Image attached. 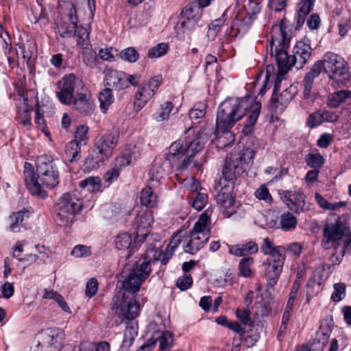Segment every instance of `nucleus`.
<instances>
[{"label":"nucleus","instance_id":"f257e3e1","mask_svg":"<svg viewBox=\"0 0 351 351\" xmlns=\"http://www.w3.org/2000/svg\"><path fill=\"white\" fill-rule=\"evenodd\" d=\"M151 271V261L143 260L133 265H127L122 273L123 291L113 298L111 303L112 315L119 319V322L132 320L138 315L140 309L139 297L135 294L143 281L148 278Z\"/></svg>","mask_w":351,"mask_h":351},{"label":"nucleus","instance_id":"f03ea898","mask_svg":"<svg viewBox=\"0 0 351 351\" xmlns=\"http://www.w3.org/2000/svg\"><path fill=\"white\" fill-rule=\"evenodd\" d=\"M261 104L255 102L250 97L243 98H228L219 106L216 119V130L228 132L235 123L241 119L247 112L248 118L245 123L244 130L249 132L255 125L260 114Z\"/></svg>","mask_w":351,"mask_h":351},{"label":"nucleus","instance_id":"7ed1b4c3","mask_svg":"<svg viewBox=\"0 0 351 351\" xmlns=\"http://www.w3.org/2000/svg\"><path fill=\"white\" fill-rule=\"evenodd\" d=\"M36 167V173L31 163L25 162V182L32 195L43 199L47 196L43 186L50 189L55 188L60 182V173L54 160L47 155L37 158Z\"/></svg>","mask_w":351,"mask_h":351},{"label":"nucleus","instance_id":"20e7f679","mask_svg":"<svg viewBox=\"0 0 351 351\" xmlns=\"http://www.w3.org/2000/svg\"><path fill=\"white\" fill-rule=\"evenodd\" d=\"M255 152L250 148L242 149L240 152L228 154L222 170V175L227 181H233L237 176L247 171L254 162Z\"/></svg>","mask_w":351,"mask_h":351},{"label":"nucleus","instance_id":"39448f33","mask_svg":"<svg viewBox=\"0 0 351 351\" xmlns=\"http://www.w3.org/2000/svg\"><path fill=\"white\" fill-rule=\"evenodd\" d=\"M346 239H348L350 243L349 229L342 224L339 215L335 213L329 214L323 227L322 247L328 250L335 245L341 246Z\"/></svg>","mask_w":351,"mask_h":351},{"label":"nucleus","instance_id":"423d86ee","mask_svg":"<svg viewBox=\"0 0 351 351\" xmlns=\"http://www.w3.org/2000/svg\"><path fill=\"white\" fill-rule=\"evenodd\" d=\"M82 208V202L70 193H64L56 204V222L60 226L67 227L70 226L74 216Z\"/></svg>","mask_w":351,"mask_h":351},{"label":"nucleus","instance_id":"0eeeda50","mask_svg":"<svg viewBox=\"0 0 351 351\" xmlns=\"http://www.w3.org/2000/svg\"><path fill=\"white\" fill-rule=\"evenodd\" d=\"M280 38H274L270 42V54L274 56L275 60L280 73H286L293 66L291 61V56H288L287 48L289 44V38L286 32L280 26Z\"/></svg>","mask_w":351,"mask_h":351},{"label":"nucleus","instance_id":"6e6552de","mask_svg":"<svg viewBox=\"0 0 351 351\" xmlns=\"http://www.w3.org/2000/svg\"><path fill=\"white\" fill-rule=\"evenodd\" d=\"M56 96L61 104L71 106L73 99L85 88L82 80L74 74L65 75L57 83Z\"/></svg>","mask_w":351,"mask_h":351},{"label":"nucleus","instance_id":"1a4fd4ad","mask_svg":"<svg viewBox=\"0 0 351 351\" xmlns=\"http://www.w3.org/2000/svg\"><path fill=\"white\" fill-rule=\"evenodd\" d=\"M324 71L329 78L337 83H344L350 78L346 63L341 56L334 53H326L322 60Z\"/></svg>","mask_w":351,"mask_h":351},{"label":"nucleus","instance_id":"9d476101","mask_svg":"<svg viewBox=\"0 0 351 351\" xmlns=\"http://www.w3.org/2000/svg\"><path fill=\"white\" fill-rule=\"evenodd\" d=\"M282 200L287 207L295 213L308 210L305 199L306 196L300 189L284 191L280 194Z\"/></svg>","mask_w":351,"mask_h":351},{"label":"nucleus","instance_id":"9b49d317","mask_svg":"<svg viewBox=\"0 0 351 351\" xmlns=\"http://www.w3.org/2000/svg\"><path fill=\"white\" fill-rule=\"evenodd\" d=\"M202 14V10L196 2H192L186 5L181 12L182 21L180 22V27L182 29V34H184L186 30L193 29Z\"/></svg>","mask_w":351,"mask_h":351},{"label":"nucleus","instance_id":"f8f14e48","mask_svg":"<svg viewBox=\"0 0 351 351\" xmlns=\"http://www.w3.org/2000/svg\"><path fill=\"white\" fill-rule=\"evenodd\" d=\"M119 134L117 129L112 128L104 134L97 136L94 141V147L110 157L117 144Z\"/></svg>","mask_w":351,"mask_h":351},{"label":"nucleus","instance_id":"ddd939ff","mask_svg":"<svg viewBox=\"0 0 351 351\" xmlns=\"http://www.w3.org/2000/svg\"><path fill=\"white\" fill-rule=\"evenodd\" d=\"M71 105L75 111L84 116H90L94 114L95 108L94 101L86 87L78 93Z\"/></svg>","mask_w":351,"mask_h":351},{"label":"nucleus","instance_id":"4468645a","mask_svg":"<svg viewBox=\"0 0 351 351\" xmlns=\"http://www.w3.org/2000/svg\"><path fill=\"white\" fill-rule=\"evenodd\" d=\"M152 221V216L149 212L139 213L135 217L132 227L139 242H143L149 234Z\"/></svg>","mask_w":351,"mask_h":351},{"label":"nucleus","instance_id":"2eb2a0df","mask_svg":"<svg viewBox=\"0 0 351 351\" xmlns=\"http://www.w3.org/2000/svg\"><path fill=\"white\" fill-rule=\"evenodd\" d=\"M312 53V49L308 44L298 42L293 49V54L291 56V61L297 69H302L307 62Z\"/></svg>","mask_w":351,"mask_h":351},{"label":"nucleus","instance_id":"dca6fc26","mask_svg":"<svg viewBox=\"0 0 351 351\" xmlns=\"http://www.w3.org/2000/svg\"><path fill=\"white\" fill-rule=\"evenodd\" d=\"M324 67L323 61L317 60L312 65L309 71L305 74L303 80L304 99L310 98L314 80L324 71Z\"/></svg>","mask_w":351,"mask_h":351},{"label":"nucleus","instance_id":"f3484780","mask_svg":"<svg viewBox=\"0 0 351 351\" xmlns=\"http://www.w3.org/2000/svg\"><path fill=\"white\" fill-rule=\"evenodd\" d=\"M125 73L114 70L108 69L105 73V86L110 89L121 90L126 88Z\"/></svg>","mask_w":351,"mask_h":351},{"label":"nucleus","instance_id":"a211bd4d","mask_svg":"<svg viewBox=\"0 0 351 351\" xmlns=\"http://www.w3.org/2000/svg\"><path fill=\"white\" fill-rule=\"evenodd\" d=\"M64 335L60 329L48 328L42 334L43 343L53 349L51 351H60L63 344Z\"/></svg>","mask_w":351,"mask_h":351},{"label":"nucleus","instance_id":"6ab92c4d","mask_svg":"<svg viewBox=\"0 0 351 351\" xmlns=\"http://www.w3.org/2000/svg\"><path fill=\"white\" fill-rule=\"evenodd\" d=\"M339 119V115H337L335 112L326 110H319L309 115L307 120V125L308 127L312 128L320 125L324 122H337Z\"/></svg>","mask_w":351,"mask_h":351},{"label":"nucleus","instance_id":"aec40b11","mask_svg":"<svg viewBox=\"0 0 351 351\" xmlns=\"http://www.w3.org/2000/svg\"><path fill=\"white\" fill-rule=\"evenodd\" d=\"M293 97L294 94L291 93V89L286 88L277 97L274 95L271 97L269 108L276 114L280 113L284 110Z\"/></svg>","mask_w":351,"mask_h":351},{"label":"nucleus","instance_id":"412c9836","mask_svg":"<svg viewBox=\"0 0 351 351\" xmlns=\"http://www.w3.org/2000/svg\"><path fill=\"white\" fill-rule=\"evenodd\" d=\"M188 238L186 244L184 247V252L194 254L203 247L204 243L208 241L209 236L208 234L199 235L189 233Z\"/></svg>","mask_w":351,"mask_h":351},{"label":"nucleus","instance_id":"4be33fe9","mask_svg":"<svg viewBox=\"0 0 351 351\" xmlns=\"http://www.w3.org/2000/svg\"><path fill=\"white\" fill-rule=\"evenodd\" d=\"M141 242H139L136 237L132 245V237L128 233H123L119 235L115 240V245L119 250H128V254L126 257L128 258L132 252H134L138 247V245Z\"/></svg>","mask_w":351,"mask_h":351},{"label":"nucleus","instance_id":"5701e85b","mask_svg":"<svg viewBox=\"0 0 351 351\" xmlns=\"http://www.w3.org/2000/svg\"><path fill=\"white\" fill-rule=\"evenodd\" d=\"M265 266V276L267 281V284L271 287L274 286L281 274L282 266L272 263H264Z\"/></svg>","mask_w":351,"mask_h":351},{"label":"nucleus","instance_id":"b1692460","mask_svg":"<svg viewBox=\"0 0 351 351\" xmlns=\"http://www.w3.org/2000/svg\"><path fill=\"white\" fill-rule=\"evenodd\" d=\"M154 95L153 90L145 84L135 95L136 100L134 104L136 109L141 110Z\"/></svg>","mask_w":351,"mask_h":351},{"label":"nucleus","instance_id":"393cba45","mask_svg":"<svg viewBox=\"0 0 351 351\" xmlns=\"http://www.w3.org/2000/svg\"><path fill=\"white\" fill-rule=\"evenodd\" d=\"M213 213L212 208H207L199 217L197 221L195 223L192 230L189 233L203 235L208 234L205 232V230L210 222V217Z\"/></svg>","mask_w":351,"mask_h":351},{"label":"nucleus","instance_id":"a878e982","mask_svg":"<svg viewBox=\"0 0 351 351\" xmlns=\"http://www.w3.org/2000/svg\"><path fill=\"white\" fill-rule=\"evenodd\" d=\"M348 99H351V90H341L336 91L329 95L327 104L331 108H337Z\"/></svg>","mask_w":351,"mask_h":351},{"label":"nucleus","instance_id":"bb28decb","mask_svg":"<svg viewBox=\"0 0 351 351\" xmlns=\"http://www.w3.org/2000/svg\"><path fill=\"white\" fill-rule=\"evenodd\" d=\"M81 141L78 139L72 140L67 144L65 154L70 162L75 161L81 157Z\"/></svg>","mask_w":351,"mask_h":351},{"label":"nucleus","instance_id":"cd10ccee","mask_svg":"<svg viewBox=\"0 0 351 351\" xmlns=\"http://www.w3.org/2000/svg\"><path fill=\"white\" fill-rule=\"evenodd\" d=\"M99 101L100 103V108L103 113H106L109 106L114 101V96L112 94V89L106 87L99 95Z\"/></svg>","mask_w":351,"mask_h":351},{"label":"nucleus","instance_id":"c85d7f7f","mask_svg":"<svg viewBox=\"0 0 351 351\" xmlns=\"http://www.w3.org/2000/svg\"><path fill=\"white\" fill-rule=\"evenodd\" d=\"M79 186L89 192L95 193L100 190L101 181L99 177L90 176L81 180Z\"/></svg>","mask_w":351,"mask_h":351},{"label":"nucleus","instance_id":"c756f323","mask_svg":"<svg viewBox=\"0 0 351 351\" xmlns=\"http://www.w3.org/2000/svg\"><path fill=\"white\" fill-rule=\"evenodd\" d=\"M204 147V144L195 135L193 138L187 137L186 139V147L184 148V153L191 154L195 156L197 152L202 150Z\"/></svg>","mask_w":351,"mask_h":351},{"label":"nucleus","instance_id":"7c9ffc66","mask_svg":"<svg viewBox=\"0 0 351 351\" xmlns=\"http://www.w3.org/2000/svg\"><path fill=\"white\" fill-rule=\"evenodd\" d=\"M159 351H169L173 346L174 338L171 332L165 331L158 337Z\"/></svg>","mask_w":351,"mask_h":351},{"label":"nucleus","instance_id":"2f4dec72","mask_svg":"<svg viewBox=\"0 0 351 351\" xmlns=\"http://www.w3.org/2000/svg\"><path fill=\"white\" fill-rule=\"evenodd\" d=\"M165 163L159 160L154 162V164L149 171V180L151 181L159 182L165 175Z\"/></svg>","mask_w":351,"mask_h":351},{"label":"nucleus","instance_id":"473e14b6","mask_svg":"<svg viewBox=\"0 0 351 351\" xmlns=\"http://www.w3.org/2000/svg\"><path fill=\"white\" fill-rule=\"evenodd\" d=\"M349 246V242L348 239H344L343 245L341 246H337V245H334L333 250L334 252L331 256V262L333 265H339L341 261L342 258L346 254V249Z\"/></svg>","mask_w":351,"mask_h":351},{"label":"nucleus","instance_id":"72a5a7b5","mask_svg":"<svg viewBox=\"0 0 351 351\" xmlns=\"http://www.w3.org/2000/svg\"><path fill=\"white\" fill-rule=\"evenodd\" d=\"M254 264V258L252 257L243 258L239 264V274L245 278H250L252 276V265Z\"/></svg>","mask_w":351,"mask_h":351},{"label":"nucleus","instance_id":"f704fd0d","mask_svg":"<svg viewBox=\"0 0 351 351\" xmlns=\"http://www.w3.org/2000/svg\"><path fill=\"white\" fill-rule=\"evenodd\" d=\"M141 202L147 207H154L156 204V196L150 186H146L141 194Z\"/></svg>","mask_w":351,"mask_h":351},{"label":"nucleus","instance_id":"c9c22d12","mask_svg":"<svg viewBox=\"0 0 351 351\" xmlns=\"http://www.w3.org/2000/svg\"><path fill=\"white\" fill-rule=\"evenodd\" d=\"M190 203L196 210H202L208 202V195L204 193H193L191 195Z\"/></svg>","mask_w":351,"mask_h":351},{"label":"nucleus","instance_id":"e433bc0d","mask_svg":"<svg viewBox=\"0 0 351 351\" xmlns=\"http://www.w3.org/2000/svg\"><path fill=\"white\" fill-rule=\"evenodd\" d=\"M19 51H16L18 56L21 55L23 62L28 64L34 53V45L32 42H27L26 44L19 45Z\"/></svg>","mask_w":351,"mask_h":351},{"label":"nucleus","instance_id":"4c0bfd02","mask_svg":"<svg viewBox=\"0 0 351 351\" xmlns=\"http://www.w3.org/2000/svg\"><path fill=\"white\" fill-rule=\"evenodd\" d=\"M297 225L296 218L290 213L283 214L280 217L281 228L285 231L294 229Z\"/></svg>","mask_w":351,"mask_h":351},{"label":"nucleus","instance_id":"58836bf2","mask_svg":"<svg viewBox=\"0 0 351 351\" xmlns=\"http://www.w3.org/2000/svg\"><path fill=\"white\" fill-rule=\"evenodd\" d=\"M305 161L307 166L317 169L324 163V159L320 154H308L306 156Z\"/></svg>","mask_w":351,"mask_h":351},{"label":"nucleus","instance_id":"ea45409f","mask_svg":"<svg viewBox=\"0 0 351 351\" xmlns=\"http://www.w3.org/2000/svg\"><path fill=\"white\" fill-rule=\"evenodd\" d=\"M199 139L204 145L208 141H213V136H215V132L212 125H206L202 128L197 134H195Z\"/></svg>","mask_w":351,"mask_h":351},{"label":"nucleus","instance_id":"a19ab883","mask_svg":"<svg viewBox=\"0 0 351 351\" xmlns=\"http://www.w3.org/2000/svg\"><path fill=\"white\" fill-rule=\"evenodd\" d=\"M315 200L320 207L325 210H335L345 205L342 202L331 204L319 193H315Z\"/></svg>","mask_w":351,"mask_h":351},{"label":"nucleus","instance_id":"79ce46f5","mask_svg":"<svg viewBox=\"0 0 351 351\" xmlns=\"http://www.w3.org/2000/svg\"><path fill=\"white\" fill-rule=\"evenodd\" d=\"M25 220V212L19 211L12 213L9 217L10 228L12 232L19 231L18 228Z\"/></svg>","mask_w":351,"mask_h":351},{"label":"nucleus","instance_id":"37998d69","mask_svg":"<svg viewBox=\"0 0 351 351\" xmlns=\"http://www.w3.org/2000/svg\"><path fill=\"white\" fill-rule=\"evenodd\" d=\"M77 36V44L83 48H86L89 45V34L86 29L83 27H77L75 29V35Z\"/></svg>","mask_w":351,"mask_h":351},{"label":"nucleus","instance_id":"c03bdc74","mask_svg":"<svg viewBox=\"0 0 351 351\" xmlns=\"http://www.w3.org/2000/svg\"><path fill=\"white\" fill-rule=\"evenodd\" d=\"M268 255H269L270 257L267 258V263H272L283 266L285 256L284 254V248L282 247L278 246V248L276 250Z\"/></svg>","mask_w":351,"mask_h":351},{"label":"nucleus","instance_id":"a18cd8bd","mask_svg":"<svg viewBox=\"0 0 351 351\" xmlns=\"http://www.w3.org/2000/svg\"><path fill=\"white\" fill-rule=\"evenodd\" d=\"M168 51V45L165 43H161L151 48L148 51L147 56L150 58H156L165 55Z\"/></svg>","mask_w":351,"mask_h":351},{"label":"nucleus","instance_id":"49530a36","mask_svg":"<svg viewBox=\"0 0 351 351\" xmlns=\"http://www.w3.org/2000/svg\"><path fill=\"white\" fill-rule=\"evenodd\" d=\"M119 56L121 59L129 62H135L139 58V53L134 47H128L122 50Z\"/></svg>","mask_w":351,"mask_h":351},{"label":"nucleus","instance_id":"de8ad7c7","mask_svg":"<svg viewBox=\"0 0 351 351\" xmlns=\"http://www.w3.org/2000/svg\"><path fill=\"white\" fill-rule=\"evenodd\" d=\"M33 16L34 23L43 21L46 24L48 22V13L41 4H38V7L34 9Z\"/></svg>","mask_w":351,"mask_h":351},{"label":"nucleus","instance_id":"09e8293b","mask_svg":"<svg viewBox=\"0 0 351 351\" xmlns=\"http://www.w3.org/2000/svg\"><path fill=\"white\" fill-rule=\"evenodd\" d=\"M169 152L165 155L167 160H171V157H174L179 154L184 153V149L183 148V143L181 141H176L173 142L169 148Z\"/></svg>","mask_w":351,"mask_h":351},{"label":"nucleus","instance_id":"8fccbe9b","mask_svg":"<svg viewBox=\"0 0 351 351\" xmlns=\"http://www.w3.org/2000/svg\"><path fill=\"white\" fill-rule=\"evenodd\" d=\"M315 0H300L298 3V14L300 15L302 18L308 15L312 10Z\"/></svg>","mask_w":351,"mask_h":351},{"label":"nucleus","instance_id":"3c124183","mask_svg":"<svg viewBox=\"0 0 351 351\" xmlns=\"http://www.w3.org/2000/svg\"><path fill=\"white\" fill-rule=\"evenodd\" d=\"M234 203V198L233 197L230 199H228L226 202L219 206L221 210L225 217H230L236 213L237 210Z\"/></svg>","mask_w":351,"mask_h":351},{"label":"nucleus","instance_id":"603ef678","mask_svg":"<svg viewBox=\"0 0 351 351\" xmlns=\"http://www.w3.org/2000/svg\"><path fill=\"white\" fill-rule=\"evenodd\" d=\"M193 284V278L189 274H184L178 278L176 285L181 291L189 289Z\"/></svg>","mask_w":351,"mask_h":351},{"label":"nucleus","instance_id":"864d4df0","mask_svg":"<svg viewBox=\"0 0 351 351\" xmlns=\"http://www.w3.org/2000/svg\"><path fill=\"white\" fill-rule=\"evenodd\" d=\"M98 58L95 51L88 50L83 56L84 62L90 68H94L97 66Z\"/></svg>","mask_w":351,"mask_h":351},{"label":"nucleus","instance_id":"5fc2aeb1","mask_svg":"<svg viewBox=\"0 0 351 351\" xmlns=\"http://www.w3.org/2000/svg\"><path fill=\"white\" fill-rule=\"evenodd\" d=\"M242 256L253 254L258 252V245L254 241H249L244 244H240Z\"/></svg>","mask_w":351,"mask_h":351},{"label":"nucleus","instance_id":"6e6d98bb","mask_svg":"<svg viewBox=\"0 0 351 351\" xmlns=\"http://www.w3.org/2000/svg\"><path fill=\"white\" fill-rule=\"evenodd\" d=\"M184 154L186 155V156L184 158V160H182L180 165L178 166V171H182L186 169L192 162L193 163V166L195 167H196L197 169H199L200 167V165L197 162L193 160V158L194 157L193 155H191V154H188V153H184Z\"/></svg>","mask_w":351,"mask_h":351},{"label":"nucleus","instance_id":"4d7b16f0","mask_svg":"<svg viewBox=\"0 0 351 351\" xmlns=\"http://www.w3.org/2000/svg\"><path fill=\"white\" fill-rule=\"evenodd\" d=\"M173 106V104L170 101H167L165 104L164 106H161V111L158 113L156 117V119L158 121H163L168 118L169 114L171 112Z\"/></svg>","mask_w":351,"mask_h":351},{"label":"nucleus","instance_id":"13d9d810","mask_svg":"<svg viewBox=\"0 0 351 351\" xmlns=\"http://www.w3.org/2000/svg\"><path fill=\"white\" fill-rule=\"evenodd\" d=\"M261 5L256 1H250L247 5V13L250 19H254L257 14L260 12Z\"/></svg>","mask_w":351,"mask_h":351},{"label":"nucleus","instance_id":"bf43d9fd","mask_svg":"<svg viewBox=\"0 0 351 351\" xmlns=\"http://www.w3.org/2000/svg\"><path fill=\"white\" fill-rule=\"evenodd\" d=\"M90 254V247L83 245H76L71 252V254L76 258L88 256Z\"/></svg>","mask_w":351,"mask_h":351},{"label":"nucleus","instance_id":"052dcab7","mask_svg":"<svg viewBox=\"0 0 351 351\" xmlns=\"http://www.w3.org/2000/svg\"><path fill=\"white\" fill-rule=\"evenodd\" d=\"M254 195L256 198L265 200L267 202H270L272 200L271 196L269 194L267 188L264 185H262L258 188L256 190Z\"/></svg>","mask_w":351,"mask_h":351},{"label":"nucleus","instance_id":"680f3d73","mask_svg":"<svg viewBox=\"0 0 351 351\" xmlns=\"http://www.w3.org/2000/svg\"><path fill=\"white\" fill-rule=\"evenodd\" d=\"M119 176V168L113 167L111 170L107 171L104 176V180L105 183H107L108 186L114 180H117Z\"/></svg>","mask_w":351,"mask_h":351},{"label":"nucleus","instance_id":"e2e57ef3","mask_svg":"<svg viewBox=\"0 0 351 351\" xmlns=\"http://www.w3.org/2000/svg\"><path fill=\"white\" fill-rule=\"evenodd\" d=\"M334 289L331 298L335 302H339L342 299L341 295L345 294L346 286L343 283H336L334 285Z\"/></svg>","mask_w":351,"mask_h":351},{"label":"nucleus","instance_id":"0e129e2a","mask_svg":"<svg viewBox=\"0 0 351 351\" xmlns=\"http://www.w3.org/2000/svg\"><path fill=\"white\" fill-rule=\"evenodd\" d=\"M95 160L100 164L101 166L104 165L108 159L110 158V156L99 152L96 147H94V149L90 155Z\"/></svg>","mask_w":351,"mask_h":351},{"label":"nucleus","instance_id":"69168bd1","mask_svg":"<svg viewBox=\"0 0 351 351\" xmlns=\"http://www.w3.org/2000/svg\"><path fill=\"white\" fill-rule=\"evenodd\" d=\"M189 118L192 120H197L204 117L205 115V109L202 105H199L197 107L195 106L189 112Z\"/></svg>","mask_w":351,"mask_h":351},{"label":"nucleus","instance_id":"338daca9","mask_svg":"<svg viewBox=\"0 0 351 351\" xmlns=\"http://www.w3.org/2000/svg\"><path fill=\"white\" fill-rule=\"evenodd\" d=\"M76 27L77 25L71 24L66 27L62 26L58 28V33L62 38L74 36L75 35Z\"/></svg>","mask_w":351,"mask_h":351},{"label":"nucleus","instance_id":"774afa93","mask_svg":"<svg viewBox=\"0 0 351 351\" xmlns=\"http://www.w3.org/2000/svg\"><path fill=\"white\" fill-rule=\"evenodd\" d=\"M97 289L98 282L97 280L95 278H91L88 281L86 284V295L89 298H92L96 294Z\"/></svg>","mask_w":351,"mask_h":351}]
</instances>
